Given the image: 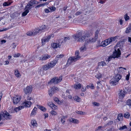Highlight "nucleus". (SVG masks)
I'll use <instances>...</instances> for the list:
<instances>
[{
	"label": "nucleus",
	"instance_id": "c03bdc74",
	"mask_svg": "<svg viewBox=\"0 0 131 131\" xmlns=\"http://www.w3.org/2000/svg\"><path fill=\"white\" fill-rule=\"evenodd\" d=\"M45 4L43 3L42 4H41L37 6H36L35 7V8H39L40 7H42L43 6H44L45 5Z\"/></svg>",
	"mask_w": 131,
	"mask_h": 131
},
{
	"label": "nucleus",
	"instance_id": "de8ad7c7",
	"mask_svg": "<svg viewBox=\"0 0 131 131\" xmlns=\"http://www.w3.org/2000/svg\"><path fill=\"white\" fill-rule=\"evenodd\" d=\"M92 104L93 105L96 106H99L100 105L99 103L96 102H92Z\"/></svg>",
	"mask_w": 131,
	"mask_h": 131
},
{
	"label": "nucleus",
	"instance_id": "7ed1b4c3",
	"mask_svg": "<svg viewBox=\"0 0 131 131\" xmlns=\"http://www.w3.org/2000/svg\"><path fill=\"white\" fill-rule=\"evenodd\" d=\"M121 54V51L119 49H117V50H116L113 52V53L112 55L109 56L106 61H110L112 58L115 59V58H118L120 57Z\"/></svg>",
	"mask_w": 131,
	"mask_h": 131
},
{
	"label": "nucleus",
	"instance_id": "473e14b6",
	"mask_svg": "<svg viewBox=\"0 0 131 131\" xmlns=\"http://www.w3.org/2000/svg\"><path fill=\"white\" fill-rule=\"evenodd\" d=\"M39 28L40 29L39 30H40L41 32L46 28V27L45 25H42L41 27H40Z\"/></svg>",
	"mask_w": 131,
	"mask_h": 131
},
{
	"label": "nucleus",
	"instance_id": "c756f323",
	"mask_svg": "<svg viewBox=\"0 0 131 131\" xmlns=\"http://www.w3.org/2000/svg\"><path fill=\"white\" fill-rule=\"evenodd\" d=\"M131 32V24H130L129 26L127 28L125 31L126 33H128Z\"/></svg>",
	"mask_w": 131,
	"mask_h": 131
},
{
	"label": "nucleus",
	"instance_id": "a18cd8bd",
	"mask_svg": "<svg viewBox=\"0 0 131 131\" xmlns=\"http://www.w3.org/2000/svg\"><path fill=\"white\" fill-rule=\"evenodd\" d=\"M125 21H126L128 20L129 19V17L127 14L125 15L124 16Z\"/></svg>",
	"mask_w": 131,
	"mask_h": 131
},
{
	"label": "nucleus",
	"instance_id": "f704fd0d",
	"mask_svg": "<svg viewBox=\"0 0 131 131\" xmlns=\"http://www.w3.org/2000/svg\"><path fill=\"white\" fill-rule=\"evenodd\" d=\"M130 116V114L129 113L127 112L125 113L124 115V116L126 118H129Z\"/></svg>",
	"mask_w": 131,
	"mask_h": 131
},
{
	"label": "nucleus",
	"instance_id": "7c9ffc66",
	"mask_svg": "<svg viewBox=\"0 0 131 131\" xmlns=\"http://www.w3.org/2000/svg\"><path fill=\"white\" fill-rule=\"evenodd\" d=\"M15 76L17 77L18 78L21 76V75L18 70H16L14 73Z\"/></svg>",
	"mask_w": 131,
	"mask_h": 131
},
{
	"label": "nucleus",
	"instance_id": "9d476101",
	"mask_svg": "<svg viewBox=\"0 0 131 131\" xmlns=\"http://www.w3.org/2000/svg\"><path fill=\"white\" fill-rule=\"evenodd\" d=\"M51 57V56L47 54H45L39 57L38 59L39 60L43 61L47 60V59L50 58Z\"/></svg>",
	"mask_w": 131,
	"mask_h": 131
},
{
	"label": "nucleus",
	"instance_id": "69168bd1",
	"mask_svg": "<svg viewBox=\"0 0 131 131\" xmlns=\"http://www.w3.org/2000/svg\"><path fill=\"white\" fill-rule=\"evenodd\" d=\"M82 13V12L81 11H78L75 14L76 15H78L81 14Z\"/></svg>",
	"mask_w": 131,
	"mask_h": 131
},
{
	"label": "nucleus",
	"instance_id": "3c124183",
	"mask_svg": "<svg viewBox=\"0 0 131 131\" xmlns=\"http://www.w3.org/2000/svg\"><path fill=\"white\" fill-rule=\"evenodd\" d=\"M127 104L131 106V100H129L127 101Z\"/></svg>",
	"mask_w": 131,
	"mask_h": 131
},
{
	"label": "nucleus",
	"instance_id": "0e129e2a",
	"mask_svg": "<svg viewBox=\"0 0 131 131\" xmlns=\"http://www.w3.org/2000/svg\"><path fill=\"white\" fill-rule=\"evenodd\" d=\"M86 89L85 87H82L81 90L82 91L84 92L86 90Z\"/></svg>",
	"mask_w": 131,
	"mask_h": 131
},
{
	"label": "nucleus",
	"instance_id": "603ef678",
	"mask_svg": "<svg viewBox=\"0 0 131 131\" xmlns=\"http://www.w3.org/2000/svg\"><path fill=\"white\" fill-rule=\"evenodd\" d=\"M95 77L96 78L98 79H99L100 78L102 77L101 75L99 73L97 74L96 76Z\"/></svg>",
	"mask_w": 131,
	"mask_h": 131
},
{
	"label": "nucleus",
	"instance_id": "39448f33",
	"mask_svg": "<svg viewBox=\"0 0 131 131\" xmlns=\"http://www.w3.org/2000/svg\"><path fill=\"white\" fill-rule=\"evenodd\" d=\"M2 117L6 119H10L11 118V115L6 111L2 112L1 114L0 113V121L1 120Z\"/></svg>",
	"mask_w": 131,
	"mask_h": 131
},
{
	"label": "nucleus",
	"instance_id": "ddd939ff",
	"mask_svg": "<svg viewBox=\"0 0 131 131\" xmlns=\"http://www.w3.org/2000/svg\"><path fill=\"white\" fill-rule=\"evenodd\" d=\"M117 38V37L115 36V37H111L110 38H108L105 40L106 43L108 45L112 42L115 41Z\"/></svg>",
	"mask_w": 131,
	"mask_h": 131
},
{
	"label": "nucleus",
	"instance_id": "e2e57ef3",
	"mask_svg": "<svg viewBox=\"0 0 131 131\" xmlns=\"http://www.w3.org/2000/svg\"><path fill=\"white\" fill-rule=\"evenodd\" d=\"M89 86H90L92 89H94V87L93 84H91L90 86H87V87L88 88V87Z\"/></svg>",
	"mask_w": 131,
	"mask_h": 131
},
{
	"label": "nucleus",
	"instance_id": "13d9d810",
	"mask_svg": "<svg viewBox=\"0 0 131 131\" xmlns=\"http://www.w3.org/2000/svg\"><path fill=\"white\" fill-rule=\"evenodd\" d=\"M54 100L58 104L59 103V101L58 98L57 97H55L54 99Z\"/></svg>",
	"mask_w": 131,
	"mask_h": 131
},
{
	"label": "nucleus",
	"instance_id": "09e8293b",
	"mask_svg": "<svg viewBox=\"0 0 131 131\" xmlns=\"http://www.w3.org/2000/svg\"><path fill=\"white\" fill-rule=\"evenodd\" d=\"M26 34H27V35L29 36L34 35V34L33 33V32H27Z\"/></svg>",
	"mask_w": 131,
	"mask_h": 131
},
{
	"label": "nucleus",
	"instance_id": "6e6d98bb",
	"mask_svg": "<svg viewBox=\"0 0 131 131\" xmlns=\"http://www.w3.org/2000/svg\"><path fill=\"white\" fill-rule=\"evenodd\" d=\"M8 28H3L0 30V32H2L4 31H5L8 30Z\"/></svg>",
	"mask_w": 131,
	"mask_h": 131
},
{
	"label": "nucleus",
	"instance_id": "0eeeda50",
	"mask_svg": "<svg viewBox=\"0 0 131 131\" xmlns=\"http://www.w3.org/2000/svg\"><path fill=\"white\" fill-rule=\"evenodd\" d=\"M21 98V96L18 95L13 97V104H17L20 101Z\"/></svg>",
	"mask_w": 131,
	"mask_h": 131
},
{
	"label": "nucleus",
	"instance_id": "338daca9",
	"mask_svg": "<svg viewBox=\"0 0 131 131\" xmlns=\"http://www.w3.org/2000/svg\"><path fill=\"white\" fill-rule=\"evenodd\" d=\"M129 75L130 74L129 73L126 76V79L127 80H129Z\"/></svg>",
	"mask_w": 131,
	"mask_h": 131
},
{
	"label": "nucleus",
	"instance_id": "4d7b16f0",
	"mask_svg": "<svg viewBox=\"0 0 131 131\" xmlns=\"http://www.w3.org/2000/svg\"><path fill=\"white\" fill-rule=\"evenodd\" d=\"M91 39L92 40V41L93 43L95 42L97 40V39L96 38H95L94 37V38H91Z\"/></svg>",
	"mask_w": 131,
	"mask_h": 131
},
{
	"label": "nucleus",
	"instance_id": "ea45409f",
	"mask_svg": "<svg viewBox=\"0 0 131 131\" xmlns=\"http://www.w3.org/2000/svg\"><path fill=\"white\" fill-rule=\"evenodd\" d=\"M85 46H86L85 44V45L81 47L80 48V50L81 51H83L86 50V48L85 47Z\"/></svg>",
	"mask_w": 131,
	"mask_h": 131
},
{
	"label": "nucleus",
	"instance_id": "cd10ccee",
	"mask_svg": "<svg viewBox=\"0 0 131 131\" xmlns=\"http://www.w3.org/2000/svg\"><path fill=\"white\" fill-rule=\"evenodd\" d=\"M37 108L40 109L42 111L45 112L46 111V108L43 107V106L39 105H37Z\"/></svg>",
	"mask_w": 131,
	"mask_h": 131
},
{
	"label": "nucleus",
	"instance_id": "052dcab7",
	"mask_svg": "<svg viewBox=\"0 0 131 131\" xmlns=\"http://www.w3.org/2000/svg\"><path fill=\"white\" fill-rule=\"evenodd\" d=\"M20 53H18L17 54H15L14 55V57H18L20 55Z\"/></svg>",
	"mask_w": 131,
	"mask_h": 131
},
{
	"label": "nucleus",
	"instance_id": "c85d7f7f",
	"mask_svg": "<svg viewBox=\"0 0 131 131\" xmlns=\"http://www.w3.org/2000/svg\"><path fill=\"white\" fill-rule=\"evenodd\" d=\"M39 29V27L35 29L33 31V33L34 35H36L39 32L40 33L41 32Z\"/></svg>",
	"mask_w": 131,
	"mask_h": 131
},
{
	"label": "nucleus",
	"instance_id": "b1692460",
	"mask_svg": "<svg viewBox=\"0 0 131 131\" xmlns=\"http://www.w3.org/2000/svg\"><path fill=\"white\" fill-rule=\"evenodd\" d=\"M52 46L53 48H57L58 47H60V45H59V43H54L52 44Z\"/></svg>",
	"mask_w": 131,
	"mask_h": 131
},
{
	"label": "nucleus",
	"instance_id": "2f4dec72",
	"mask_svg": "<svg viewBox=\"0 0 131 131\" xmlns=\"http://www.w3.org/2000/svg\"><path fill=\"white\" fill-rule=\"evenodd\" d=\"M37 110V108L36 107H35L33 109L32 112L31 114V116L32 115H35L36 114V111Z\"/></svg>",
	"mask_w": 131,
	"mask_h": 131
},
{
	"label": "nucleus",
	"instance_id": "e433bc0d",
	"mask_svg": "<svg viewBox=\"0 0 131 131\" xmlns=\"http://www.w3.org/2000/svg\"><path fill=\"white\" fill-rule=\"evenodd\" d=\"M123 117V115L122 114H119L118 115L117 117V118L119 121H120L122 119Z\"/></svg>",
	"mask_w": 131,
	"mask_h": 131
},
{
	"label": "nucleus",
	"instance_id": "423d86ee",
	"mask_svg": "<svg viewBox=\"0 0 131 131\" xmlns=\"http://www.w3.org/2000/svg\"><path fill=\"white\" fill-rule=\"evenodd\" d=\"M62 79V77H54L49 82V84L51 83L56 84L61 81Z\"/></svg>",
	"mask_w": 131,
	"mask_h": 131
},
{
	"label": "nucleus",
	"instance_id": "680f3d73",
	"mask_svg": "<svg viewBox=\"0 0 131 131\" xmlns=\"http://www.w3.org/2000/svg\"><path fill=\"white\" fill-rule=\"evenodd\" d=\"M77 113L79 114L83 115L84 114V112L80 111H78L77 112Z\"/></svg>",
	"mask_w": 131,
	"mask_h": 131
},
{
	"label": "nucleus",
	"instance_id": "f03ea898",
	"mask_svg": "<svg viewBox=\"0 0 131 131\" xmlns=\"http://www.w3.org/2000/svg\"><path fill=\"white\" fill-rule=\"evenodd\" d=\"M89 36V35L88 34H84L81 32H79L77 35H74L73 37L76 39H78V41L79 42H81L84 41L86 37H88Z\"/></svg>",
	"mask_w": 131,
	"mask_h": 131
},
{
	"label": "nucleus",
	"instance_id": "864d4df0",
	"mask_svg": "<svg viewBox=\"0 0 131 131\" xmlns=\"http://www.w3.org/2000/svg\"><path fill=\"white\" fill-rule=\"evenodd\" d=\"M8 2H5L3 3V5L4 6H8L9 5H10V4H8Z\"/></svg>",
	"mask_w": 131,
	"mask_h": 131
},
{
	"label": "nucleus",
	"instance_id": "f257e3e1",
	"mask_svg": "<svg viewBox=\"0 0 131 131\" xmlns=\"http://www.w3.org/2000/svg\"><path fill=\"white\" fill-rule=\"evenodd\" d=\"M79 51L78 50L76 51L75 53V56L70 57L68 59L67 64L69 65L72 62H75L79 60L81 58V57L79 55Z\"/></svg>",
	"mask_w": 131,
	"mask_h": 131
},
{
	"label": "nucleus",
	"instance_id": "1a4fd4ad",
	"mask_svg": "<svg viewBox=\"0 0 131 131\" xmlns=\"http://www.w3.org/2000/svg\"><path fill=\"white\" fill-rule=\"evenodd\" d=\"M32 90V87L31 86H28L24 88V92L26 94H30L31 93Z\"/></svg>",
	"mask_w": 131,
	"mask_h": 131
},
{
	"label": "nucleus",
	"instance_id": "72a5a7b5",
	"mask_svg": "<svg viewBox=\"0 0 131 131\" xmlns=\"http://www.w3.org/2000/svg\"><path fill=\"white\" fill-rule=\"evenodd\" d=\"M32 125L34 127H36L37 126V123L35 120H32L31 121Z\"/></svg>",
	"mask_w": 131,
	"mask_h": 131
},
{
	"label": "nucleus",
	"instance_id": "58836bf2",
	"mask_svg": "<svg viewBox=\"0 0 131 131\" xmlns=\"http://www.w3.org/2000/svg\"><path fill=\"white\" fill-rule=\"evenodd\" d=\"M9 112L10 113H14L15 112L14 109L12 107H9Z\"/></svg>",
	"mask_w": 131,
	"mask_h": 131
},
{
	"label": "nucleus",
	"instance_id": "49530a36",
	"mask_svg": "<svg viewBox=\"0 0 131 131\" xmlns=\"http://www.w3.org/2000/svg\"><path fill=\"white\" fill-rule=\"evenodd\" d=\"M43 70L42 68H41L39 70V73L40 74L42 75L43 74V73L44 72L43 71Z\"/></svg>",
	"mask_w": 131,
	"mask_h": 131
},
{
	"label": "nucleus",
	"instance_id": "774afa93",
	"mask_svg": "<svg viewBox=\"0 0 131 131\" xmlns=\"http://www.w3.org/2000/svg\"><path fill=\"white\" fill-rule=\"evenodd\" d=\"M64 56V55L63 54H60V55H58L57 56V58H61L63 57Z\"/></svg>",
	"mask_w": 131,
	"mask_h": 131
},
{
	"label": "nucleus",
	"instance_id": "393cba45",
	"mask_svg": "<svg viewBox=\"0 0 131 131\" xmlns=\"http://www.w3.org/2000/svg\"><path fill=\"white\" fill-rule=\"evenodd\" d=\"M23 108L24 106H20L18 107H16L14 109V112L17 113Z\"/></svg>",
	"mask_w": 131,
	"mask_h": 131
},
{
	"label": "nucleus",
	"instance_id": "dca6fc26",
	"mask_svg": "<svg viewBox=\"0 0 131 131\" xmlns=\"http://www.w3.org/2000/svg\"><path fill=\"white\" fill-rule=\"evenodd\" d=\"M47 104L53 110H55L57 109L56 106L52 102H48L47 103Z\"/></svg>",
	"mask_w": 131,
	"mask_h": 131
},
{
	"label": "nucleus",
	"instance_id": "5fc2aeb1",
	"mask_svg": "<svg viewBox=\"0 0 131 131\" xmlns=\"http://www.w3.org/2000/svg\"><path fill=\"white\" fill-rule=\"evenodd\" d=\"M51 113L52 115H55L57 114V113L56 111L52 110L51 112Z\"/></svg>",
	"mask_w": 131,
	"mask_h": 131
},
{
	"label": "nucleus",
	"instance_id": "c9c22d12",
	"mask_svg": "<svg viewBox=\"0 0 131 131\" xmlns=\"http://www.w3.org/2000/svg\"><path fill=\"white\" fill-rule=\"evenodd\" d=\"M102 45L100 46H102L103 47H105L107 45V43H106L105 41H102L101 42Z\"/></svg>",
	"mask_w": 131,
	"mask_h": 131
},
{
	"label": "nucleus",
	"instance_id": "aec40b11",
	"mask_svg": "<svg viewBox=\"0 0 131 131\" xmlns=\"http://www.w3.org/2000/svg\"><path fill=\"white\" fill-rule=\"evenodd\" d=\"M69 121L70 122L76 124H78L79 122L78 120L73 118H69Z\"/></svg>",
	"mask_w": 131,
	"mask_h": 131
},
{
	"label": "nucleus",
	"instance_id": "a878e982",
	"mask_svg": "<svg viewBox=\"0 0 131 131\" xmlns=\"http://www.w3.org/2000/svg\"><path fill=\"white\" fill-rule=\"evenodd\" d=\"M98 66L101 67H103L106 65V64L104 61H101L98 63Z\"/></svg>",
	"mask_w": 131,
	"mask_h": 131
},
{
	"label": "nucleus",
	"instance_id": "6e6552de",
	"mask_svg": "<svg viewBox=\"0 0 131 131\" xmlns=\"http://www.w3.org/2000/svg\"><path fill=\"white\" fill-rule=\"evenodd\" d=\"M58 90V88L55 86H53L51 88L50 90L48 91V94L49 96H52L56 91Z\"/></svg>",
	"mask_w": 131,
	"mask_h": 131
},
{
	"label": "nucleus",
	"instance_id": "a19ab883",
	"mask_svg": "<svg viewBox=\"0 0 131 131\" xmlns=\"http://www.w3.org/2000/svg\"><path fill=\"white\" fill-rule=\"evenodd\" d=\"M49 8L50 9V10L51 12L54 11L56 9V8L53 6H52L51 7H50Z\"/></svg>",
	"mask_w": 131,
	"mask_h": 131
},
{
	"label": "nucleus",
	"instance_id": "4be33fe9",
	"mask_svg": "<svg viewBox=\"0 0 131 131\" xmlns=\"http://www.w3.org/2000/svg\"><path fill=\"white\" fill-rule=\"evenodd\" d=\"M91 43H92L91 38H88L86 40L85 42V45L86 46L90 45Z\"/></svg>",
	"mask_w": 131,
	"mask_h": 131
},
{
	"label": "nucleus",
	"instance_id": "5701e85b",
	"mask_svg": "<svg viewBox=\"0 0 131 131\" xmlns=\"http://www.w3.org/2000/svg\"><path fill=\"white\" fill-rule=\"evenodd\" d=\"M74 87L76 89H79L81 88V84L79 83H77V84H75L74 85Z\"/></svg>",
	"mask_w": 131,
	"mask_h": 131
},
{
	"label": "nucleus",
	"instance_id": "4468645a",
	"mask_svg": "<svg viewBox=\"0 0 131 131\" xmlns=\"http://www.w3.org/2000/svg\"><path fill=\"white\" fill-rule=\"evenodd\" d=\"M58 61L57 60H54L51 61L50 63L48 64L50 68H51L54 66L56 64Z\"/></svg>",
	"mask_w": 131,
	"mask_h": 131
},
{
	"label": "nucleus",
	"instance_id": "6ab92c4d",
	"mask_svg": "<svg viewBox=\"0 0 131 131\" xmlns=\"http://www.w3.org/2000/svg\"><path fill=\"white\" fill-rule=\"evenodd\" d=\"M125 91L122 90H119L118 91V94L119 97H123L125 96Z\"/></svg>",
	"mask_w": 131,
	"mask_h": 131
},
{
	"label": "nucleus",
	"instance_id": "412c9836",
	"mask_svg": "<svg viewBox=\"0 0 131 131\" xmlns=\"http://www.w3.org/2000/svg\"><path fill=\"white\" fill-rule=\"evenodd\" d=\"M24 10L25 11L22 14V16H25L27 15V14L29 12V10H30V9H28L27 8H26V6H25L24 8Z\"/></svg>",
	"mask_w": 131,
	"mask_h": 131
},
{
	"label": "nucleus",
	"instance_id": "2eb2a0df",
	"mask_svg": "<svg viewBox=\"0 0 131 131\" xmlns=\"http://www.w3.org/2000/svg\"><path fill=\"white\" fill-rule=\"evenodd\" d=\"M31 101H25L24 103L22 104V106H24L26 107H29L31 105Z\"/></svg>",
	"mask_w": 131,
	"mask_h": 131
},
{
	"label": "nucleus",
	"instance_id": "bb28decb",
	"mask_svg": "<svg viewBox=\"0 0 131 131\" xmlns=\"http://www.w3.org/2000/svg\"><path fill=\"white\" fill-rule=\"evenodd\" d=\"M42 68L43 70H47L50 68L48 64L42 66Z\"/></svg>",
	"mask_w": 131,
	"mask_h": 131
},
{
	"label": "nucleus",
	"instance_id": "8fccbe9b",
	"mask_svg": "<svg viewBox=\"0 0 131 131\" xmlns=\"http://www.w3.org/2000/svg\"><path fill=\"white\" fill-rule=\"evenodd\" d=\"M127 128V127L126 125H124L123 126L121 127H120L119 129L120 130H123L124 129H126Z\"/></svg>",
	"mask_w": 131,
	"mask_h": 131
},
{
	"label": "nucleus",
	"instance_id": "a211bd4d",
	"mask_svg": "<svg viewBox=\"0 0 131 131\" xmlns=\"http://www.w3.org/2000/svg\"><path fill=\"white\" fill-rule=\"evenodd\" d=\"M114 74L115 75L113 77L118 81L122 78L121 75L118 73L116 74L114 73Z\"/></svg>",
	"mask_w": 131,
	"mask_h": 131
},
{
	"label": "nucleus",
	"instance_id": "20e7f679",
	"mask_svg": "<svg viewBox=\"0 0 131 131\" xmlns=\"http://www.w3.org/2000/svg\"><path fill=\"white\" fill-rule=\"evenodd\" d=\"M39 3V2H38L35 0H31L28 3L27 5L26 6V8L30 10L32 8L34 7L36 5H37Z\"/></svg>",
	"mask_w": 131,
	"mask_h": 131
},
{
	"label": "nucleus",
	"instance_id": "f8f14e48",
	"mask_svg": "<svg viewBox=\"0 0 131 131\" xmlns=\"http://www.w3.org/2000/svg\"><path fill=\"white\" fill-rule=\"evenodd\" d=\"M51 37H53V35H49L48 36L46 37L44 39H42V45L45 44V42L48 41L51 38Z\"/></svg>",
	"mask_w": 131,
	"mask_h": 131
},
{
	"label": "nucleus",
	"instance_id": "4c0bfd02",
	"mask_svg": "<svg viewBox=\"0 0 131 131\" xmlns=\"http://www.w3.org/2000/svg\"><path fill=\"white\" fill-rule=\"evenodd\" d=\"M74 100L78 102H79L80 100V98L78 96H75L73 97Z\"/></svg>",
	"mask_w": 131,
	"mask_h": 131
},
{
	"label": "nucleus",
	"instance_id": "79ce46f5",
	"mask_svg": "<svg viewBox=\"0 0 131 131\" xmlns=\"http://www.w3.org/2000/svg\"><path fill=\"white\" fill-rule=\"evenodd\" d=\"M99 31L98 30H96L95 33V37L97 39L98 36Z\"/></svg>",
	"mask_w": 131,
	"mask_h": 131
},
{
	"label": "nucleus",
	"instance_id": "bf43d9fd",
	"mask_svg": "<svg viewBox=\"0 0 131 131\" xmlns=\"http://www.w3.org/2000/svg\"><path fill=\"white\" fill-rule=\"evenodd\" d=\"M11 46L12 48L15 49L16 46V45L14 43H13L12 45Z\"/></svg>",
	"mask_w": 131,
	"mask_h": 131
},
{
	"label": "nucleus",
	"instance_id": "9b49d317",
	"mask_svg": "<svg viewBox=\"0 0 131 131\" xmlns=\"http://www.w3.org/2000/svg\"><path fill=\"white\" fill-rule=\"evenodd\" d=\"M126 69L123 68L122 67H120L117 68V69H115L114 71V73L116 74L118 73L121 74L124 71V70H126Z\"/></svg>",
	"mask_w": 131,
	"mask_h": 131
},
{
	"label": "nucleus",
	"instance_id": "37998d69",
	"mask_svg": "<svg viewBox=\"0 0 131 131\" xmlns=\"http://www.w3.org/2000/svg\"><path fill=\"white\" fill-rule=\"evenodd\" d=\"M70 38L69 37H66L64 38V42H66L69 40Z\"/></svg>",
	"mask_w": 131,
	"mask_h": 131
},
{
	"label": "nucleus",
	"instance_id": "f3484780",
	"mask_svg": "<svg viewBox=\"0 0 131 131\" xmlns=\"http://www.w3.org/2000/svg\"><path fill=\"white\" fill-rule=\"evenodd\" d=\"M118 82V80L113 77L110 80V83L112 85H114L117 84Z\"/></svg>",
	"mask_w": 131,
	"mask_h": 131
}]
</instances>
